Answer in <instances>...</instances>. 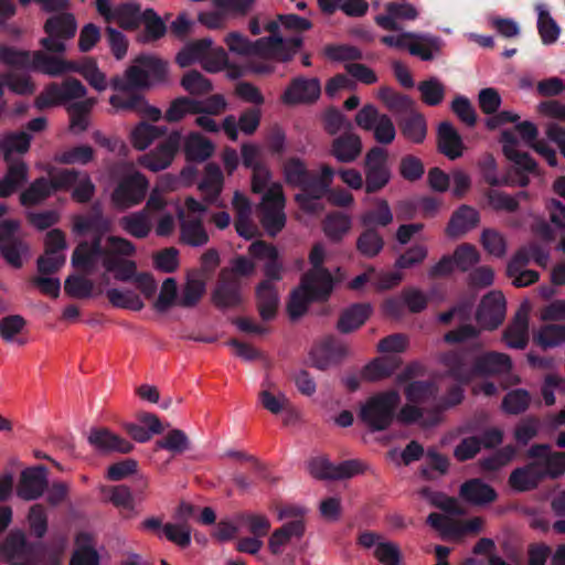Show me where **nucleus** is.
Instances as JSON below:
<instances>
[{"label":"nucleus","mask_w":565,"mask_h":565,"mask_svg":"<svg viewBox=\"0 0 565 565\" xmlns=\"http://www.w3.org/2000/svg\"><path fill=\"white\" fill-rule=\"evenodd\" d=\"M479 342L449 351L441 355V363L451 377L468 384L476 377L504 374L511 371L512 361L505 353L497 351L482 352Z\"/></svg>","instance_id":"1"},{"label":"nucleus","mask_w":565,"mask_h":565,"mask_svg":"<svg viewBox=\"0 0 565 565\" xmlns=\"http://www.w3.org/2000/svg\"><path fill=\"white\" fill-rule=\"evenodd\" d=\"M526 456L532 461L515 468L509 476L510 487L518 492L534 490L545 479H557L565 473V452L551 451L548 444H534Z\"/></svg>","instance_id":"2"},{"label":"nucleus","mask_w":565,"mask_h":565,"mask_svg":"<svg viewBox=\"0 0 565 565\" xmlns=\"http://www.w3.org/2000/svg\"><path fill=\"white\" fill-rule=\"evenodd\" d=\"M284 174L286 182L301 190L295 195V201L299 207L307 213H317L322 210L319 200L332 184L335 171L329 164H321L320 174L310 172L303 161L299 158H290L284 164Z\"/></svg>","instance_id":"3"},{"label":"nucleus","mask_w":565,"mask_h":565,"mask_svg":"<svg viewBox=\"0 0 565 565\" xmlns=\"http://www.w3.org/2000/svg\"><path fill=\"white\" fill-rule=\"evenodd\" d=\"M399 403L396 390L376 393L361 406L359 417L371 431L386 430L395 419Z\"/></svg>","instance_id":"4"},{"label":"nucleus","mask_w":565,"mask_h":565,"mask_svg":"<svg viewBox=\"0 0 565 565\" xmlns=\"http://www.w3.org/2000/svg\"><path fill=\"white\" fill-rule=\"evenodd\" d=\"M285 195L280 184H273L263 195L258 206L259 221L271 237H275L286 225Z\"/></svg>","instance_id":"5"},{"label":"nucleus","mask_w":565,"mask_h":565,"mask_svg":"<svg viewBox=\"0 0 565 565\" xmlns=\"http://www.w3.org/2000/svg\"><path fill=\"white\" fill-rule=\"evenodd\" d=\"M76 30L77 23L72 13L54 14L44 23L46 36L40 40V44L50 53H64L65 41L73 39Z\"/></svg>","instance_id":"6"},{"label":"nucleus","mask_w":565,"mask_h":565,"mask_svg":"<svg viewBox=\"0 0 565 565\" xmlns=\"http://www.w3.org/2000/svg\"><path fill=\"white\" fill-rule=\"evenodd\" d=\"M86 87L75 77H68L62 84L51 83L35 98V106L39 109H45L64 104L68 100L85 97Z\"/></svg>","instance_id":"7"},{"label":"nucleus","mask_w":565,"mask_h":565,"mask_svg":"<svg viewBox=\"0 0 565 565\" xmlns=\"http://www.w3.org/2000/svg\"><path fill=\"white\" fill-rule=\"evenodd\" d=\"M149 182L139 172L122 178L111 193V202L118 210H126L141 203Z\"/></svg>","instance_id":"8"},{"label":"nucleus","mask_w":565,"mask_h":565,"mask_svg":"<svg viewBox=\"0 0 565 565\" xmlns=\"http://www.w3.org/2000/svg\"><path fill=\"white\" fill-rule=\"evenodd\" d=\"M182 136L179 131H172L153 150L139 158V163L152 171L159 172L167 169L173 161L179 151Z\"/></svg>","instance_id":"9"},{"label":"nucleus","mask_w":565,"mask_h":565,"mask_svg":"<svg viewBox=\"0 0 565 565\" xmlns=\"http://www.w3.org/2000/svg\"><path fill=\"white\" fill-rule=\"evenodd\" d=\"M505 298L500 291L484 295L477 308L476 320L486 330H494L505 318Z\"/></svg>","instance_id":"10"},{"label":"nucleus","mask_w":565,"mask_h":565,"mask_svg":"<svg viewBox=\"0 0 565 565\" xmlns=\"http://www.w3.org/2000/svg\"><path fill=\"white\" fill-rule=\"evenodd\" d=\"M72 222L73 232L77 235L107 234L113 230V221L105 215L99 201L94 202L85 214L74 215Z\"/></svg>","instance_id":"11"},{"label":"nucleus","mask_w":565,"mask_h":565,"mask_svg":"<svg viewBox=\"0 0 565 565\" xmlns=\"http://www.w3.org/2000/svg\"><path fill=\"white\" fill-rule=\"evenodd\" d=\"M326 288L317 282L305 285L301 277L300 286L291 292L287 305L290 319L296 320L302 317L307 312L308 306L313 301H327L331 294H321V290Z\"/></svg>","instance_id":"12"},{"label":"nucleus","mask_w":565,"mask_h":565,"mask_svg":"<svg viewBox=\"0 0 565 565\" xmlns=\"http://www.w3.org/2000/svg\"><path fill=\"white\" fill-rule=\"evenodd\" d=\"M49 487L47 469L35 466L22 470L17 486V495L25 501L36 500Z\"/></svg>","instance_id":"13"},{"label":"nucleus","mask_w":565,"mask_h":565,"mask_svg":"<svg viewBox=\"0 0 565 565\" xmlns=\"http://www.w3.org/2000/svg\"><path fill=\"white\" fill-rule=\"evenodd\" d=\"M324 259L326 248L323 244L316 243L309 253V263L311 268L302 275V278L305 285L317 282L323 287H327L324 290H321V294H332L334 288V279L331 271L323 266Z\"/></svg>","instance_id":"14"},{"label":"nucleus","mask_w":565,"mask_h":565,"mask_svg":"<svg viewBox=\"0 0 565 565\" xmlns=\"http://www.w3.org/2000/svg\"><path fill=\"white\" fill-rule=\"evenodd\" d=\"M349 353L344 343L334 335L323 338L310 351V358L315 367L328 369L332 363H339Z\"/></svg>","instance_id":"15"},{"label":"nucleus","mask_w":565,"mask_h":565,"mask_svg":"<svg viewBox=\"0 0 565 565\" xmlns=\"http://www.w3.org/2000/svg\"><path fill=\"white\" fill-rule=\"evenodd\" d=\"M41 543L28 541L22 530H12L0 546L1 554L10 562L32 559L36 556Z\"/></svg>","instance_id":"16"},{"label":"nucleus","mask_w":565,"mask_h":565,"mask_svg":"<svg viewBox=\"0 0 565 565\" xmlns=\"http://www.w3.org/2000/svg\"><path fill=\"white\" fill-rule=\"evenodd\" d=\"M320 94L321 86L318 78L299 76L290 82L281 95V100L286 105L311 104L319 98Z\"/></svg>","instance_id":"17"},{"label":"nucleus","mask_w":565,"mask_h":565,"mask_svg":"<svg viewBox=\"0 0 565 565\" xmlns=\"http://www.w3.org/2000/svg\"><path fill=\"white\" fill-rule=\"evenodd\" d=\"M212 300L221 309L234 308L242 302L241 282L226 269H223L220 274L216 287L212 294Z\"/></svg>","instance_id":"18"},{"label":"nucleus","mask_w":565,"mask_h":565,"mask_svg":"<svg viewBox=\"0 0 565 565\" xmlns=\"http://www.w3.org/2000/svg\"><path fill=\"white\" fill-rule=\"evenodd\" d=\"M105 234L94 233L88 247L92 254L100 257L102 263L110 258L114 254L132 256L136 253L135 245L127 238L110 235L106 238V246H103V237Z\"/></svg>","instance_id":"19"},{"label":"nucleus","mask_w":565,"mask_h":565,"mask_svg":"<svg viewBox=\"0 0 565 565\" xmlns=\"http://www.w3.org/2000/svg\"><path fill=\"white\" fill-rule=\"evenodd\" d=\"M418 17L417 9L408 2L392 1L385 4V13L375 17V23L386 31H399V20L413 21Z\"/></svg>","instance_id":"20"},{"label":"nucleus","mask_w":565,"mask_h":565,"mask_svg":"<svg viewBox=\"0 0 565 565\" xmlns=\"http://www.w3.org/2000/svg\"><path fill=\"white\" fill-rule=\"evenodd\" d=\"M500 142L505 158L513 162L518 173H535L537 170L536 161L527 153L516 149L519 145L518 137L512 130L505 129L501 132Z\"/></svg>","instance_id":"21"},{"label":"nucleus","mask_w":565,"mask_h":565,"mask_svg":"<svg viewBox=\"0 0 565 565\" xmlns=\"http://www.w3.org/2000/svg\"><path fill=\"white\" fill-rule=\"evenodd\" d=\"M248 253L256 259L266 260L264 265L265 280H280L282 278V264L279 260L278 249L265 241L253 242L248 247Z\"/></svg>","instance_id":"22"},{"label":"nucleus","mask_w":565,"mask_h":565,"mask_svg":"<svg viewBox=\"0 0 565 565\" xmlns=\"http://www.w3.org/2000/svg\"><path fill=\"white\" fill-rule=\"evenodd\" d=\"M479 223L480 213L468 204H461L452 212L446 227V234L451 238H459L476 228Z\"/></svg>","instance_id":"23"},{"label":"nucleus","mask_w":565,"mask_h":565,"mask_svg":"<svg viewBox=\"0 0 565 565\" xmlns=\"http://www.w3.org/2000/svg\"><path fill=\"white\" fill-rule=\"evenodd\" d=\"M362 139L351 131L335 137L330 146V154L340 163L354 162L362 152Z\"/></svg>","instance_id":"24"},{"label":"nucleus","mask_w":565,"mask_h":565,"mask_svg":"<svg viewBox=\"0 0 565 565\" xmlns=\"http://www.w3.org/2000/svg\"><path fill=\"white\" fill-rule=\"evenodd\" d=\"M4 175L0 179V198L15 193L29 181V166L21 159L7 162Z\"/></svg>","instance_id":"25"},{"label":"nucleus","mask_w":565,"mask_h":565,"mask_svg":"<svg viewBox=\"0 0 565 565\" xmlns=\"http://www.w3.org/2000/svg\"><path fill=\"white\" fill-rule=\"evenodd\" d=\"M437 148L449 160H456L463 153L465 145L461 136L449 121H443L438 126Z\"/></svg>","instance_id":"26"},{"label":"nucleus","mask_w":565,"mask_h":565,"mask_svg":"<svg viewBox=\"0 0 565 565\" xmlns=\"http://www.w3.org/2000/svg\"><path fill=\"white\" fill-rule=\"evenodd\" d=\"M88 443L96 449L105 452L128 454L134 445L127 439L111 433L107 428H94L88 436Z\"/></svg>","instance_id":"27"},{"label":"nucleus","mask_w":565,"mask_h":565,"mask_svg":"<svg viewBox=\"0 0 565 565\" xmlns=\"http://www.w3.org/2000/svg\"><path fill=\"white\" fill-rule=\"evenodd\" d=\"M110 85L114 90L118 93H129L136 89H143L150 87V82L147 78L145 67L137 62L130 65L124 76H115L111 78Z\"/></svg>","instance_id":"28"},{"label":"nucleus","mask_w":565,"mask_h":565,"mask_svg":"<svg viewBox=\"0 0 565 565\" xmlns=\"http://www.w3.org/2000/svg\"><path fill=\"white\" fill-rule=\"evenodd\" d=\"M225 43L228 50L238 55H262L264 45H280L279 40L260 38L255 42L248 40L247 36L239 32H230L225 38Z\"/></svg>","instance_id":"29"},{"label":"nucleus","mask_w":565,"mask_h":565,"mask_svg":"<svg viewBox=\"0 0 565 565\" xmlns=\"http://www.w3.org/2000/svg\"><path fill=\"white\" fill-rule=\"evenodd\" d=\"M460 497L475 505L489 504L497 499L495 490L481 479L475 478L463 482L459 491Z\"/></svg>","instance_id":"30"},{"label":"nucleus","mask_w":565,"mask_h":565,"mask_svg":"<svg viewBox=\"0 0 565 565\" xmlns=\"http://www.w3.org/2000/svg\"><path fill=\"white\" fill-rule=\"evenodd\" d=\"M257 309L264 321L275 319L279 305L276 287L269 280H263L256 288Z\"/></svg>","instance_id":"31"},{"label":"nucleus","mask_w":565,"mask_h":565,"mask_svg":"<svg viewBox=\"0 0 565 565\" xmlns=\"http://www.w3.org/2000/svg\"><path fill=\"white\" fill-rule=\"evenodd\" d=\"M503 340L511 349L523 350L529 343V318L526 312L518 311L503 331Z\"/></svg>","instance_id":"32"},{"label":"nucleus","mask_w":565,"mask_h":565,"mask_svg":"<svg viewBox=\"0 0 565 565\" xmlns=\"http://www.w3.org/2000/svg\"><path fill=\"white\" fill-rule=\"evenodd\" d=\"M374 207L364 211L360 215V224L364 228L386 227L394 220L393 212L385 199L377 198L374 200Z\"/></svg>","instance_id":"33"},{"label":"nucleus","mask_w":565,"mask_h":565,"mask_svg":"<svg viewBox=\"0 0 565 565\" xmlns=\"http://www.w3.org/2000/svg\"><path fill=\"white\" fill-rule=\"evenodd\" d=\"M372 311L369 303H354L343 310L337 323L341 333H350L364 324Z\"/></svg>","instance_id":"34"},{"label":"nucleus","mask_w":565,"mask_h":565,"mask_svg":"<svg viewBox=\"0 0 565 565\" xmlns=\"http://www.w3.org/2000/svg\"><path fill=\"white\" fill-rule=\"evenodd\" d=\"M401 364L402 360L396 355L376 358L363 367L361 375L366 381H379L390 377Z\"/></svg>","instance_id":"35"},{"label":"nucleus","mask_w":565,"mask_h":565,"mask_svg":"<svg viewBox=\"0 0 565 565\" xmlns=\"http://www.w3.org/2000/svg\"><path fill=\"white\" fill-rule=\"evenodd\" d=\"M398 127L403 137L408 141L416 145L424 142L427 135V122L423 114L411 111L399 120Z\"/></svg>","instance_id":"36"},{"label":"nucleus","mask_w":565,"mask_h":565,"mask_svg":"<svg viewBox=\"0 0 565 565\" xmlns=\"http://www.w3.org/2000/svg\"><path fill=\"white\" fill-rule=\"evenodd\" d=\"M385 246L384 237L377 228H364L359 234L355 248L364 258H375Z\"/></svg>","instance_id":"37"},{"label":"nucleus","mask_w":565,"mask_h":565,"mask_svg":"<svg viewBox=\"0 0 565 565\" xmlns=\"http://www.w3.org/2000/svg\"><path fill=\"white\" fill-rule=\"evenodd\" d=\"M264 39H275L280 41V45H264L262 49L260 56H271L280 62L290 61L297 51L302 45V39L299 36H294L290 39H282L279 35H270L265 36Z\"/></svg>","instance_id":"38"},{"label":"nucleus","mask_w":565,"mask_h":565,"mask_svg":"<svg viewBox=\"0 0 565 565\" xmlns=\"http://www.w3.org/2000/svg\"><path fill=\"white\" fill-rule=\"evenodd\" d=\"M214 152V145L199 132H191L184 141V154L188 161L203 162Z\"/></svg>","instance_id":"39"},{"label":"nucleus","mask_w":565,"mask_h":565,"mask_svg":"<svg viewBox=\"0 0 565 565\" xmlns=\"http://www.w3.org/2000/svg\"><path fill=\"white\" fill-rule=\"evenodd\" d=\"M142 12L137 2H122L115 6L113 21H116L126 31H135L141 24Z\"/></svg>","instance_id":"40"},{"label":"nucleus","mask_w":565,"mask_h":565,"mask_svg":"<svg viewBox=\"0 0 565 565\" xmlns=\"http://www.w3.org/2000/svg\"><path fill=\"white\" fill-rule=\"evenodd\" d=\"M54 193L49 178L39 177L20 194V203L23 206H35L44 202Z\"/></svg>","instance_id":"41"},{"label":"nucleus","mask_w":565,"mask_h":565,"mask_svg":"<svg viewBox=\"0 0 565 565\" xmlns=\"http://www.w3.org/2000/svg\"><path fill=\"white\" fill-rule=\"evenodd\" d=\"M206 290L204 278L199 273L189 274L178 305L182 308L195 307Z\"/></svg>","instance_id":"42"},{"label":"nucleus","mask_w":565,"mask_h":565,"mask_svg":"<svg viewBox=\"0 0 565 565\" xmlns=\"http://www.w3.org/2000/svg\"><path fill=\"white\" fill-rule=\"evenodd\" d=\"M120 227L136 238H145L152 228L151 220L146 210L130 213L119 218Z\"/></svg>","instance_id":"43"},{"label":"nucleus","mask_w":565,"mask_h":565,"mask_svg":"<svg viewBox=\"0 0 565 565\" xmlns=\"http://www.w3.org/2000/svg\"><path fill=\"white\" fill-rule=\"evenodd\" d=\"M321 11L326 14H333L338 9L348 17H363L369 10L365 0H317Z\"/></svg>","instance_id":"44"},{"label":"nucleus","mask_w":565,"mask_h":565,"mask_svg":"<svg viewBox=\"0 0 565 565\" xmlns=\"http://www.w3.org/2000/svg\"><path fill=\"white\" fill-rule=\"evenodd\" d=\"M143 31L138 35V41L149 43L160 40L167 33V25L160 15L151 8L142 12Z\"/></svg>","instance_id":"45"},{"label":"nucleus","mask_w":565,"mask_h":565,"mask_svg":"<svg viewBox=\"0 0 565 565\" xmlns=\"http://www.w3.org/2000/svg\"><path fill=\"white\" fill-rule=\"evenodd\" d=\"M212 44L213 42L210 38L193 41L178 53L175 61L181 67H188L196 61L203 63L212 49Z\"/></svg>","instance_id":"46"},{"label":"nucleus","mask_w":565,"mask_h":565,"mask_svg":"<svg viewBox=\"0 0 565 565\" xmlns=\"http://www.w3.org/2000/svg\"><path fill=\"white\" fill-rule=\"evenodd\" d=\"M0 255L12 268L20 269L30 256V245L22 237L4 242L0 245Z\"/></svg>","instance_id":"47"},{"label":"nucleus","mask_w":565,"mask_h":565,"mask_svg":"<svg viewBox=\"0 0 565 565\" xmlns=\"http://www.w3.org/2000/svg\"><path fill=\"white\" fill-rule=\"evenodd\" d=\"M167 127H159L146 121L139 122L130 134V141L137 150L147 149L156 139L167 134Z\"/></svg>","instance_id":"48"},{"label":"nucleus","mask_w":565,"mask_h":565,"mask_svg":"<svg viewBox=\"0 0 565 565\" xmlns=\"http://www.w3.org/2000/svg\"><path fill=\"white\" fill-rule=\"evenodd\" d=\"M125 255L114 254L110 258L103 262V267L107 273H114V277L118 281L135 280L137 273V265L134 260L125 259Z\"/></svg>","instance_id":"49"},{"label":"nucleus","mask_w":565,"mask_h":565,"mask_svg":"<svg viewBox=\"0 0 565 565\" xmlns=\"http://www.w3.org/2000/svg\"><path fill=\"white\" fill-rule=\"evenodd\" d=\"M443 41L438 36L418 34L408 45L409 54L419 57L423 61H433L435 53L440 52Z\"/></svg>","instance_id":"50"},{"label":"nucleus","mask_w":565,"mask_h":565,"mask_svg":"<svg viewBox=\"0 0 565 565\" xmlns=\"http://www.w3.org/2000/svg\"><path fill=\"white\" fill-rule=\"evenodd\" d=\"M199 100L188 96L177 97L170 103L164 113V120L168 122H179L188 115L201 114Z\"/></svg>","instance_id":"51"},{"label":"nucleus","mask_w":565,"mask_h":565,"mask_svg":"<svg viewBox=\"0 0 565 565\" xmlns=\"http://www.w3.org/2000/svg\"><path fill=\"white\" fill-rule=\"evenodd\" d=\"M180 239L190 246H203L209 242V235L200 218L183 220L180 224Z\"/></svg>","instance_id":"52"},{"label":"nucleus","mask_w":565,"mask_h":565,"mask_svg":"<svg viewBox=\"0 0 565 565\" xmlns=\"http://www.w3.org/2000/svg\"><path fill=\"white\" fill-rule=\"evenodd\" d=\"M0 62L17 70H32L33 53L0 44Z\"/></svg>","instance_id":"53"},{"label":"nucleus","mask_w":565,"mask_h":565,"mask_svg":"<svg viewBox=\"0 0 565 565\" xmlns=\"http://www.w3.org/2000/svg\"><path fill=\"white\" fill-rule=\"evenodd\" d=\"M534 342L543 350L556 348L565 343V326L543 324L533 337Z\"/></svg>","instance_id":"54"},{"label":"nucleus","mask_w":565,"mask_h":565,"mask_svg":"<svg viewBox=\"0 0 565 565\" xmlns=\"http://www.w3.org/2000/svg\"><path fill=\"white\" fill-rule=\"evenodd\" d=\"M322 227L332 242H340L351 228V218L341 212H332L326 216Z\"/></svg>","instance_id":"55"},{"label":"nucleus","mask_w":565,"mask_h":565,"mask_svg":"<svg viewBox=\"0 0 565 565\" xmlns=\"http://www.w3.org/2000/svg\"><path fill=\"white\" fill-rule=\"evenodd\" d=\"M537 10V31L544 44H553L557 41L561 28L552 18L548 10L543 6H536Z\"/></svg>","instance_id":"56"},{"label":"nucleus","mask_w":565,"mask_h":565,"mask_svg":"<svg viewBox=\"0 0 565 565\" xmlns=\"http://www.w3.org/2000/svg\"><path fill=\"white\" fill-rule=\"evenodd\" d=\"M30 143L31 135L25 131L9 132L4 135L0 140V148L4 153V161H12L10 157L13 152L25 153L30 149Z\"/></svg>","instance_id":"57"},{"label":"nucleus","mask_w":565,"mask_h":565,"mask_svg":"<svg viewBox=\"0 0 565 565\" xmlns=\"http://www.w3.org/2000/svg\"><path fill=\"white\" fill-rule=\"evenodd\" d=\"M530 404V393L524 388H515L504 395L501 408L509 415H520L529 409Z\"/></svg>","instance_id":"58"},{"label":"nucleus","mask_w":565,"mask_h":565,"mask_svg":"<svg viewBox=\"0 0 565 565\" xmlns=\"http://www.w3.org/2000/svg\"><path fill=\"white\" fill-rule=\"evenodd\" d=\"M420 98L427 106H437L443 103L446 95L445 85L437 77L419 82L417 86Z\"/></svg>","instance_id":"59"},{"label":"nucleus","mask_w":565,"mask_h":565,"mask_svg":"<svg viewBox=\"0 0 565 565\" xmlns=\"http://www.w3.org/2000/svg\"><path fill=\"white\" fill-rule=\"evenodd\" d=\"M437 390L430 381H413L404 388L406 399L413 404H423L436 396Z\"/></svg>","instance_id":"60"},{"label":"nucleus","mask_w":565,"mask_h":565,"mask_svg":"<svg viewBox=\"0 0 565 565\" xmlns=\"http://www.w3.org/2000/svg\"><path fill=\"white\" fill-rule=\"evenodd\" d=\"M95 104V99L89 98L73 103L68 107L70 113V128L76 132H83L88 128L87 115Z\"/></svg>","instance_id":"61"},{"label":"nucleus","mask_w":565,"mask_h":565,"mask_svg":"<svg viewBox=\"0 0 565 565\" xmlns=\"http://www.w3.org/2000/svg\"><path fill=\"white\" fill-rule=\"evenodd\" d=\"M32 70L53 77L61 76L64 74L63 60L43 51H34Z\"/></svg>","instance_id":"62"},{"label":"nucleus","mask_w":565,"mask_h":565,"mask_svg":"<svg viewBox=\"0 0 565 565\" xmlns=\"http://www.w3.org/2000/svg\"><path fill=\"white\" fill-rule=\"evenodd\" d=\"M428 256V248L424 244H415L404 250L394 263V268L398 270L411 269L424 263Z\"/></svg>","instance_id":"63"},{"label":"nucleus","mask_w":565,"mask_h":565,"mask_svg":"<svg viewBox=\"0 0 565 565\" xmlns=\"http://www.w3.org/2000/svg\"><path fill=\"white\" fill-rule=\"evenodd\" d=\"M377 97L394 113H405L413 107V100L408 96L397 93L390 86L380 87Z\"/></svg>","instance_id":"64"}]
</instances>
